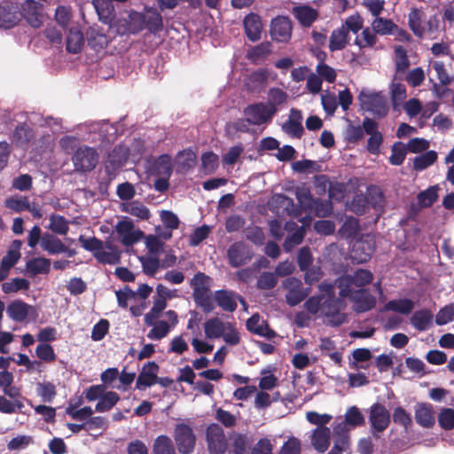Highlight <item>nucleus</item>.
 I'll return each mask as SVG.
<instances>
[{"label":"nucleus","mask_w":454,"mask_h":454,"mask_svg":"<svg viewBox=\"0 0 454 454\" xmlns=\"http://www.w3.org/2000/svg\"><path fill=\"white\" fill-rule=\"evenodd\" d=\"M343 299L332 294L322 301L321 314L328 319V324L332 326H340L347 320L346 314L340 312L346 306Z\"/></svg>","instance_id":"f257e3e1"},{"label":"nucleus","mask_w":454,"mask_h":454,"mask_svg":"<svg viewBox=\"0 0 454 454\" xmlns=\"http://www.w3.org/2000/svg\"><path fill=\"white\" fill-rule=\"evenodd\" d=\"M340 296L348 298L353 302V310L357 313H364L373 309L377 304V300L368 288H360L356 290H340Z\"/></svg>","instance_id":"f03ea898"},{"label":"nucleus","mask_w":454,"mask_h":454,"mask_svg":"<svg viewBox=\"0 0 454 454\" xmlns=\"http://www.w3.org/2000/svg\"><path fill=\"white\" fill-rule=\"evenodd\" d=\"M358 99L362 107L375 117L384 118L387 115L389 111L387 98L382 92L365 93L362 91Z\"/></svg>","instance_id":"7ed1b4c3"},{"label":"nucleus","mask_w":454,"mask_h":454,"mask_svg":"<svg viewBox=\"0 0 454 454\" xmlns=\"http://www.w3.org/2000/svg\"><path fill=\"white\" fill-rule=\"evenodd\" d=\"M278 111V108L271 105L259 102L248 105L244 109V114L248 124L259 126L270 123Z\"/></svg>","instance_id":"20e7f679"},{"label":"nucleus","mask_w":454,"mask_h":454,"mask_svg":"<svg viewBox=\"0 0 454 454\" xmlns=\"http://www.w3.org/2000/svg\"><path fill=\"white\" fill-rule=\"evenodd\" d=\"M368 420L372 436L379 438V434L383 433L389 427L391 414L384 404L376 402L369 409Z\"/></svg>","instance_id":"39448f33"},{"label":"nucleus","mask_w":454,"mask_h":454,"mask_svg":"<svg viewBox=\"0 0 454 454\" xmlns=\"http://www.w3.org/2000/svg\"><path fill=\"white\" fill-rule=\"evenodd\" d=\"M207 447L209 454H225L228 450V440L221 426L211 423L205 434Z\"/></svg>","instance_id":"423d86ee"},{"label":"nucleus","mask_w":454,"mask_h":454,"mask_svg":"<svg viewBox=\"0 0 454 454\" xmlns=\"http://www.w3.org/2000/svg\"><path fill=\"white\" fill-rule=\"evenodd\" d=\"M173 437L178 451L181 454H192L196 444V435L193 429L185 423L176 424Z\"/></svg>","instance_id":"0eeeda50"},{"label":"nucleus","mask_w":454,"mask_h":454,"mask_svg":"<svg viewBox=\"0 0 454 454\" xmlns=\"http://www.w3.org/2000/svg\"><path fill=\"white\" fill-rule=\"evenodd\" d=\"M373 280V274L369 270L358 269L352 274H347L339 278L338 286L340 290H355L354 286L364 288Z\"/></svg>","instance_id":"6e6552de"},{"label":"nucleus","mask_w":454,"mask_h":454,"mask_svg":"<svg viewBox=\"0 0 454 454\" xmlns=\"http://www.w3.org/2000/svg\"><path fill=\"white\" fill-rule=\"evenodd\" d=\"M254 254L252 248L242 241L234 242L227 250L229 263L233 268H239L248 263Z\"/></svg>","instance_id":"1a4fd4ad"},{"label":"nucleus","mask_w":454,"mask_h":454,"mask_svg":"<svg viewBox=\"0 0 454 454\" xmlns=\"http://www.w3.org/2000/svg\"><path fill=\"white\" fill-rule=\"evenodd\" d=\"M73 162L78 171H90L98 162L97 150L89 146L79 147L74 156Z\"/></svg>","instance_id":"9d476101"},{"label":"nucleus","mask_w":454,"mask_h":454,"mask_svg":"<svg viewBox=\"0 0 454 454\" xmlns=\"http://www.w3.org/2000/svg\"><path fill=\"white\" fill-rule=\"evenodd\" d=\"M284 286L287 289L286 301L291 307L301 303L309 296L311 291L310 287H303L302 282L296 278H287Z\"/></svg>","instance_id":"9b49d317"},{"label":"nucleus","mask_w":454,"mask_h":454,"mask_svg":"<svg viewBox=\"0 0 454 454\" xmlns=\"http://www.w3.org/2000/svg\"><path fill=\"white\" fill-rule=\"evenodd\" d=\"M293 24L287 16H277L271 20L270 34L273 41L288 43L292 37Z\"/></svg>","instance_id":"f8f14e48"},{"label":"nucleus","mask_w":454,"mask_h":454,"mask_svg":"<svg viewBox=\"0 0 454 454\" xmlns=\"http://www.w3.org/2000/svg\"><path fill=\"white\" fill-rule=\"evenodd\" d=\"M160 371V366L154 361H150L145 364L137 378L136 388L138 390H145L156 384L157 374Z\"/></svg>","instance_id":"ddd939ff"},{"label":"nucleus","mask_w":454,"mask_h":454,"mask_svg":"<svg viewBox=\"0 0 454 454\" xmlns=\"http://www.w3.org/2000/svg\"><path fill=\"white\" fill-rule=\"evenodd\" d=\"M427 14L423 8L411 7L408 13V27L413 35L421 39L427 33L426 29Z\"/></svg>","instance_id":"4468645a"},{"label":"nucleus","mask_w":454,"mask_h":454,"mask_svg":"<svg viewBox=\"0 0 454 454\" xmlns=\"http://www.w3.org/2000/svg\"><path fill=\"white\" fill-rule=\"evenodd\" d=\"M243 27L246 36L251 42H257L262 37L263 29L261 17L254 12H250L243 20Z\"/></svg>","instance_id":"2eb2a0df"},{"label":"nucleus","mask_w":454,"mask_h":454,"mask_svg":"<svg viewBox=\"0 0 454 454\" xmlns=\"http://www.w3.org/2000/svg\"><path fill=\"white\" fill-rule=\"evenodd\" d=\"M20 12L17 5L4 2L0 4V27L11 28L20 20Z\"/></svg>","instance_id":"dca6fc26"},{"label":"nucleus","mask_w":454,"mask_h":454,"mask_svg":"<svg viewBox=\"0 0 454 454\" xmlns=\"http://www.w3.org/2000/svg\"><path fill=\"white\" fill-rule=\"evenodd\" d=\"M134 224L131 221H121L116 225V231L121 237V243L124 246H131L140 240L143 231L140 230L134 231Z\"/></svg>","instance_id":"f3484780"},{"label":"nucleus","mask_w":454,"mask_h":454,"mask_svg":"<svg viewBox=\"0 0 454 454\" xmlns=\"http://www.w3.org/2000/svg\"><path fill=\"white\" fill-rule=\"evenodd\" d=\"M269 72L265 68H261L252 72L246 79L245 87L247 91L252 93H260L262 91L268 82Z\"/></svg>","instance_id":"a211bd4d"},{"label":"nucleus","mask_w":454,"mask_h":454,"mask_svg":"<svg viewBox=\"0 0 454 454\" xmlns=\"http://www.w3.org/2000/svg\"><path fill=\"white\" fill-rule=\"evenodd\" d=\"M415 420L422 427L431 428L435 423L434 411L430 403H419L415 408Z\"/></svg>","instance_id":"6ab92c4d"},{"label":"nucleus","mask_w":454,"mask_h":454,"mask_svg":"<svg viewBox=\"0 0 454 454\" xmlns=\"http://www.w3.org/2000/svg\"><path fill=\"white\" fill-rule=\"evenodd\" d=\"M292 12L303 27H310L319 17L318 12L316 9L306 4L294 7Z\"/></svg>","instance_id":"aec40b11"},{"label":"nucleus","mask_w":454,"mask_h":454,"mask_svg":"<svg viewBox=\"0 0 454 454\" xmlns=\"http://www.w3.org/2000/svg\"><path fill=\"white\" fill-rule=\"evenodd\" d=\"M313 448L319 453L327 450L331 443V430L329 427H317L310 436Z\"/></svg>","instance_id":"412c9836"},{"label":"nucleus","mask_w":454,"mask_h":454,"mask_svg":"<svg viewBox=\"0 0 454 454\" xmlns=\"http://www.w3.org/2000/svg\"><path fill=\"white\" fill-rule=\"evenodd\" d=\"M145 29L156 35L163 30L164 24L161 14L153 7H145Z\"/></svg>","instance_id":"4be33fe9"},{"label":"nucleus","mask_w":454,"mask_h":454,"mask_svg":"<svg viewBox=\"0 0 454 454\" xmlns=\"http://www.w3.org/2000/svg\"><path fill=\"white\" fill-rule=\"evenodd\" d=\"M8 316L16 322H23L31 311H35L32 305L24 302L21 300H16L7 306Z\"/></svg>","instance_id":"5701e85b"},{"label":"nucleus","mask_w":454,"mask_h":454,"mask_svg":"<svg viewBox=\"0 0 454 454\" xmlns=\"http://www.w3.org/2000/svg\"><path fill=\"white\" fill-rule=\"evenodd\" d=\"M41 247L50 254H59L67 251V247L58 237L49 232L43 234Z\"/></svg>","instance_id":"b1692460"},{"label":"nucleus","mask_w":454,"mask_h":454,"mask_svg":"<svg viewBox=\"0 0 454 454\" xmlns=\"http://www.w3.org/2000/svg\"><path fill=\"white\" fill-rule=\"evenodd\" d=\"M214 299L217 305L224 311L234 312L238 304L234 292L228 290H217L215 293Z\"/></svg>","instance_id":"393cba45"},{"label":"nucleus","mask_w":454,"mask_h":454,"mask_svg":"<svg viewBox=\"0 0 454 454\" xmlns=\"http://www.w3.org/2000/svg\"><path fill=\"white\" fill-rule=\"evenodd\" d=\"M227 322L218 317H211L204 323V333L207 339H219L226 331Z\"/></svg>","instance_id":"a878e982"},{"label":"nucleus","mask_w":454,"mask_h":454,"mask_svg":"<svg viewBox=\"0 0 454 454\" xmlns=\"http://www.w3.org/2000/svg\"><path fill=\"white\" fill-rule=\"evenodd\" d=\"M434 315L431 310L423 309L417 310L411 317V324L419 332H424L429 329L433 324Z\"/></svg>","instance_id":"bb28decb"},{"label":"nucleus","mask_w":454,"mask_h":454,"mask_svg":"<svg viewBox=\"0 0 454 454\" xmlns=\"http://www.w3.org/2000/svg\"><path fill=\"white\" fill-rule=\"evenodd\" d=\"M35 134L33 129L26 122L16 126L12 139L18 146H27L34 139Z\"/></svg>","instance_id":"cd10ccee"},{"label":"nucleus","mask_w":454,"mask_h":454,"mask_svg":"<svg viewBox=\"0 0 454 454\" xmlns=\"http://www.w3.org/2000/svg\"><path fill=\"white\" fill-rule=\"evenodd\" d=\"M173 172L171 157L168 154L159 156L153 162L152 173L157 176L170 177Z\"/></svg>","instance_id":"c85d7f7f"},{"label":"nucleus","mask_w":454,"mask_h":454,"mask_svg":"<svg viewBox=\"0 0 454 454\" xmlns=\"http://www.w3.org/2000/svg\"><path fill=\"white\" fill-rule=\"evenodd\" d=\"M272 51V44L270 42L265 41L255 46L251 47L247 53V59L254 64L266 59Z\"/></svg>","instance_id":"c756f323"},{"label":"nucleus","mask_w":454,"mask_h":454,"mask_svg":"<svg viewBox=\"0 0 454 454\" xmlns=\"http://www.w3.org/2000/svg\"><path fill=\"white\" fill-rule=\"evenodd\" d=\"M349 42L347 31L340 27L333 30L329 40V50L332 52L343 50Z\"/></svg>","instance_id":"7c9ffc66"},{"label":"nucleus","mask_w":454,"mask_h":454,"mask_svg":"<svg viewBox=\"0 0 454 454\" xmlns=\"http://www.w3.org/2000/svg\"><path fill=\"white\" fill-rule=\"evenodd\" d=\"M83 43L84 36L82 31L76 27H71L67 36V51L69 53L76 54L82 51Z\"/></svg>","instance_id":"2f4dec72"},{"label":"nucleus","mask_w":454,"mask_h":454,"mask_svg":"<svg viewBox=\"0 0 454 454\" xmlns=\"http://www.w3.org/2000/svg\"><path fill=\"white\" fill-rule=\"evenodd\" d=\"M26 270L32 276L48 274L51 270V261L44 257L32 258L27 262Z\"/></svg>","instance_id":"473e14b6"},{"label":"nucleus","mask_w":454,"mask_h":454,"mask_svg":"<svg viewBox=\"0 0 454 454\" xmlns=\"http://www.w3.org/2000/svg\"><path fill=\"white\" fill-rule=\"evenodd\" d=\"M123 211L144 221H147L151 217L149 208L139 200H132L123 204Z\"/></svg>","instance_id":"72a5a7b5"},{"label":"nucleus","mask_w":454,"mask_h":454,"mask_svg":"<svg viewBox=\"0 0 454 454\" xmlns=\"http://www.w3.org/2000/svg\"><path fill=\"white\" fill-rule=\"evenodd\" d=\"M88 45L94 50H101L107 46L108 37L102 29L90 27L87 33Z\"/></svg>","instance_id":"f704fd0d"},{"label":"nucleus","mask_w":454,"mask_h":454,"mask_svg":"<svg viewBox=\"0 0 454 454\" xmlns=\"http://www.w3.org/2000/svg\"><path fill=\"white\" fill-rule=\"evenodd\" d=\"M413 308V301L408 298L391 300L387 301L384 306L385 310L398 312L403 315L410 314Z\"/></svg>","instance_id":"c9c22d12"},{"label":"nucleus","mask_w":454,"mask_h":454,"mask_svg":"<svg viewBox=\"0 0 454 454\" xmlns=\"http://www.w3.org/2000/svg\"><path fill=\"white\" fill-rule=\"evenodd\" d=\"M120 401V395L114 391H106L95 406L98 412H106L112 410Z\"/></svg>","instance_id":"e433bc0d"},{"label":"nucleus","mask_w":454,"mask_h":454,"mask_svg":"<svg viewBox=\"0 0 454 454\" xmlns=\"http://www.w3.org/2000/svg\"><path fill=\"white\" fill-rule=\"evenodd\" d=\"M374 32L381 35H392L397 29V25L390 19L377 17L372 23Z\"/></svg>","instance_id":"4c0bfd02"},{"label":"nucleus","mask_w":454,"mask_h":454,"mask_svg":"<svg viewBox=\"0 0 454 454\" xmlns=\"http://www.w3.org/2000/svg\"><path fill=\"white\" fill-rule=\"evenodd\" d=\"M145 13L133 11L129 14L127 31L129 34L137 35L145 29Z\"/></svg>","instance_id":"58836bf2"},{"label":"nucleus","mask_w":454,"mask_h":454,"mask_svg":"<svg viewBox=\"0 0 454 454\" xmlns=\"http://www.w3.org/2000/svg\"><path fill=\"white\" fill-rule=\"evenodd\" d=\"M391 418L393 422L403 427L405 432L413 425L411 415L402 406L394 409Z\"/></svg>","instance_id":"ea45409f"},{"label":"nucleus","mask_w":454,"mask_h":454,"mask_svg":"<svg viewBox=\"0 0 454 454\" xmlns=\"http://www.w3.org/2000/svg\"><path fill=\"white\" fill-rule=\"evenodd\" d=\"M333 203L330 200L315 199L308 212L314 213L317 217H327L333 213Z\"/></svg>","instance_id":"a19ab883"},{"label":"nucleus","mask_w":454,"mask_h":454,"mask_svg":"<svg viewBox=\"0 0 454 454\" xmlns=\"http://www.w3.org/2000/svg\"><path fill=\"white\" fill-rule=\"evenodd\" d=\"M437 153L434 151H427L413 159V168L416 171H422L437 160Z\"/></svg>","instance_id":"79ce46f5"},{"label":"nucleus","mask_w":454,"mask_h":454,"mask_svg":"<svg viewBox=\"0 0 454 454\" xmlns=\"http://www.w3.org/2000/svg\"><path fill=\"white\" fill-rule=\"evenodd\" d=\"M438 185H433L420 192L418 196V202L421 207H430L438 200Z\"/></svg>","instance_id":"37998d69"},{"label":"nucleus","mask_w":454,"mask_h":454,"mask_svg":"<svg viewBox=\"0 0 454 454\" xmlns=\"http://www.w3.org/2000/svg\"><path fill=\"white\" fill-rule=\"evenodd\" d=\"M194 302L196 305L203 310L205 313H210L214 310L215 306L212 298L211 290L206 292H198V294H192Z\"/></svg>","instance_id":"c03bdc74"},{"label":"nucleus","mask_w":454,"mask_h":454,"mask_svg":"<svg viewBox=\"0 0 454 454\" xmlns=\"http://www.w3.org/2000/svg\"><path fill=\"white\" fill-rule=\"evenodd\" d=\"M219 166L218 155L213 152H207L201 155V171L205 175L213 174Z\"/></svg>","instance_id":"a18cd8bd"},{"label":"nucleus","mask_w":454,"mask_h":454,"mask_svg":"<svg viewBox=\"0 0 454 454\" xmlns=\"http://www.w3.org/2000/svg\"><path fill=\"white\" fill-rule=\"evenodd\" d=\"M378 41L376 33L374 30H371L369 27L363 29L360 35H357L355 39V44L360 49L372 48Z\"/></svg>","instance_id":"49530a36"},{"label":"nucleus","mask_w":454,"mask_h":454,"mask_svg":"<svg viewBox=\"0 0 454 454\" xmlns=\"http://www.w3.org/2000/svg\"><path fill=\"white\" fill-rule=\"evenodd\" d=\"M153 454H176L172 440L167 435L158 436L153 443Z\"/></svg>","instance_id":"de8ad7c7"},{"label":"nucleus","mask_w":454,"mask_h":454,"mask_svg":"<svg viewBox=\"0 0 454 454\" xmlns=\"http://www.w3.org/2000/svg\"><path fill=\"white\" fill-rule=\"evenodd\" d=\"M30 287V282L26 278H14L11 281L2 284V290L4 294L17 293L19 291H27Z\"/></svg>","instance_id":"09e8293b"},{"label":"nucleus","mask_w":454,"mask_h":454,"mask_svg":"<svg viewBox=\"0 0 454 454\" xmlns=\"http://www.w3.org/2000/svg\"><path fill=\"white\" fill-rule=\"evenodd\" d=\"M49 229L53 233L66 235L69 230L68 221L63 215L52 214L50 216Z\"/></svg>","instance_id":"8fccbe9b"},{"label":"nucleus","mask_w":454,"mask_h":454,"mask_svg":"<svg viewBox=\"0 0 454 454\" xmlns=\"http://www.w3.org/2000/svg\"><path fill=\"white\" fill-rule=\"evenodd\" d=\"M407 147L402 142H395L391 147V155L389 157V163L393 166H400L403 163L406 154Z\"/></svg>","instance_id":"3c124183"},{"label":"nucleus","mask_w":454,"mask_h":454,"mask_svg":"<svg viewBox=\"0 0 454 454\" xmlns=\"http://www.w3.org/2000/svg\"><path fill=\"white\" fill-rule=\"evenodd\" d=\"M82 400H80L76 404L69 403V405L66 409V413L69 415L72 419L77 420H84L88 419L93 414V410L90 406H85L80 410H76L78 405H80Z\"/></svg>","instance_id":"603ef678"},{"label":"nucleus","mask_w":454,"mask_h":454,"mask_svg":"<svg viewBox=\"0 0 454 454\" xmlns=\"http://www.w3.org/2000/svg\"><path fill=\"white\" fill-rule=\"evenodd\" d=\"M344 420L352 427H361L364 424V416L359 408L351 406L347 410Z\"/></svg>","instance_id":"864d4df0"},{"label":"nucleus","mask_w":454,"mask_h":454,"mask_svg":"<svg viewBox=\"0 0 454 454\" xmlns=\"http://www.w3.org/2000/svg\"><path fill=\"white\" fill-rule=\"evenodd\" d=\"M439 426L446 430L454 429V410L451 408H442L438 414Z\"/></svg>","instance_id":"5fc2aeb1"},{"label":"nucleus","mask_w":454,"mask_h":454,"mask_svg":"<svg viewBox=\"0 0 454 454\" xmlns=\"http://www.w3.org/2000/svg\"><path fill=\"white\" fill-rule=\"evenodd\" d=\"M38 395L43 402H51L57 395L56 387L52 382H39L36 387Z\"/></svg>","instance_id":"6e6d98bb"},{"label":"nucleus","mask_w":454,"mask_h":454,"mask_svg":"<svg viewBox=\"0 0 454 454\" xmlns=\"http://www.w3.org/2000/svg\"><path fill=\"white\" fill-rule=\"evenodd\" d=\"M28 202L27 197L12 196L4 200V206L14 212L20 213L28 208Z\"/></svg>","instance_id":"4d7b16f0"},{"label":"nucleus","mask_w":454,"mask_h":454,"mask_svg":"<svg viewBox=\"0 0 454 454\" xmlns=\"http://www.w3.org/2000/svg\"><path fill=\"white\" fill-rule=\"evenodd\" d=\"M295 196L303 211L307 212L311 208V204H313L315 199L312 197L309 189L298 187L295 191Z\"/></svg>","instance_id":"13d9d810"},{"label":"nucleus","mask_w":454,"mask_h":454,"mask_svg":"<svg viewBox=\"0 0 454 454\" xmlns=\"http://www.w3.org/2000/svg\"><path fill=\"white\" fill-rule=\"evenodd\" d=\"M208 280L209 277L205 273H196L191 280V286L193 291L192 294H198V292H206L210 290Z\"/></svg>","instance_id":"bf43d9fd"},{"label":"nucleus","mask_w":454,"mask_h":454,"mask_svg":"<svg viewBox=\"0 0 454 454\" xmlns=\"http://www.w3.org/2000/svg\"><path fill=\"white\" fill-rule=\"evenodd\" d=\"M454 320V302L450 303L440 309L436 317L435 324L444 325Z\"/></svg>","instance_id":"052dcab7"},{"label":"nucleus","mask_w":454,"mask_h":454,"mask_svg":"<svg viewBox=\"0 0 454 454\" xmlns=\"http://www.w3.org/2000/svg\"><path fill=\"white\" fill-rule=\"evenodd\" d=\"M395 54L396 72L404 73L410 66L406 50L401 45L396 46L395 48Z\"/></svg>","instance_id":"680f3d73"},{"label":"nucleus","mask_w":454,"mask_h":454,"mask_svg":"<svg viewBox=\"0 0 454 454\" xmlns=\"http://www.w3.org/2000/svg\"><path fill=\"white\" fill-rule=\"evenodd\" d=\"M169 331V325L164 320H160L156 322L154 326L148 332L147 337L151 340H161L168 335Z\"/></svg>","instance_id":"e2e57ef3"},{"label":"nucleus","mask_w":454,"mask_h":454,"mask_svg":"<svg viewBox=\"0 0 454 454\" xmlns=\"http://www.w3.org/2000/svg\"><path fill=\"white\" fill-rule=\"evenodd\" d=\"M269 101L267 105H271L274 107L285 104L288 98V95L286 91L279 88H270L268 91Z\"/></svg>","instance_id":"0e129e2a"},{"label":"nucleus","mask_w":454,"mask_h":454,"mask_svg":"<svg viewBox=\"0 0 454 454\" xmlns=\"http://www.w3.org/2000/svg\"><path fill=\"white\" fill-rule=\"evenodd\" d=\"M78 241L85 250L92 252L93 255L104 248L103 241L96 237L85 238L83 235H80Z\"/></svg>","instance_id":"69168bd1"},{"label":"nucleus","mask_w":454,"mask_h":454,"mask_svg":"<svg viewBox=\"0 0 454 454\" xmlns=\"http://www.w3.org/2000/svg\"><path fill=\"white\" fill-rule=\"evenodd\" d=\"M211 231V227L207 224H203L198 228H196L193 232L189 237V244L192 247H196L200 245L203 240H205Z\"/></svg>","instance_id":"338daca9"},{"label":"nucleus","mask_w":454,"mask_h":454,"mask_svg":"<svg viewBox=\"0 0 454 454\" xmlns=\"http://www.w3.org/2000/svg\"><path fill=\"white\" fill-rule=\"evenodd\" d=\"M301 441L295 437H290L282 445L278 454H301Z\"/></svg>","instance_id":"774afa93"}]
</instances>
